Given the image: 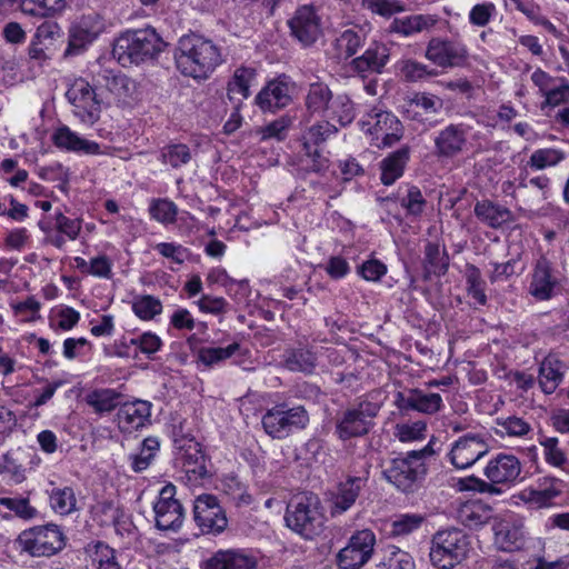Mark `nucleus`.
<instances>
[{"instance_id": "f257e3e1", "label": "nucleus", "mask_w": 569, "mask_h": 569, "mask_svg": "<svg viewBox=\"0 0 569 569\" xmlns=\"http://www.w3.org/2000/svg\"><path fill=\"white\" fill-rule=\"evenodd\" d=\"M179 72L193 79H208L223 61L221 47L211 39L191 33L182 36L174 52Z\"/></svg>"}, {"instance_id": "f03ea898", "label": "nucleus", "mask_w": 569, "mask_h": 569, "mask_svg": "<svg viewBox=\"0 0 569 569\" xmlns=\"http://www.w3.org/2000/svg\"><path fill=\"white\" fill-rule=\"evenodd\" d=\"M167 43L151 27L128 30L114 41L113 57L123 66L153 60L163 51Z\"/></svg>"}, {"instance_id": "7ed1b4c3", "label": "nucleus", "mask_w": 569, "mask_h": 569, "mask_svg": "<svg viewBox=\"0 0 569 569\" xmlns=\"http://www.w3.org/2000/svg\"><path fill=\"white\" fill-rule=\"evenodd\" d=\"M287 526L306 539L318 536L323 526V516L319 510V499L313 495L295 497L287 507Z\"/></svg>"}, {"instance_id": "20e7f679", "label": "nucleus", "mask_w": 569, "mask_h": 569, "mask_svg": "<svg viewBox=\"0 0 569 569\" xmlns=\"http://www.w3.org/2000/svg\"><path fill=\"white\" fill-rule=\"evenodd\" d=\"M379 410L380 405L368 398L351 405L337 417L336 436L342 441L366 436L373 427V418Z\"/></svg>"}, {"instance_id": "39448f33", "label": "nucleus", "mask_w": 569, "mask_h": 569, "mask_svg": "<svg viewBox=\"0 0 569 569\" xmlns=\"http://www.w3.org/2000/svg\"><path fill=\"white\" fill-rule=\"evenodd\" d=\"M427 455V449H422L392 459L383 470L386 479L401 491H412L426 475L425 458Z\"/></svg>"}, {"instance_id": "423d86ee", "label": "nucleus", "mask_w": 569, "mask_h": 569, "mask_svg": "<svg viewBox=\"0 0 569 569\" xmlns=\"http://www.w3.org/2000/svg\"><path fill=\"white\" fill-rule=\"evenodd\" d=\"M467 551V536L461 530H441L432 538L430 560L439 569H452L466 558Z\"/></svg>"}, {"instance_id": "0eeeda50", "label": "nucleus", "mask_w": 569, "mask_h": 569, "mask_svg": "<svg viewBox=\"0 0 569 569\" xmlns=\"http://www.w3.org/2000/svg\"><path fill=\"white\" fill-rule=\"evenodd\" d=\"M264 431L274 439H283L295 430L305 429L309 423V415L303 406L289 407L277 405L262 416Z\"/></svg>"}, {"instance_id": "6e6552de", "label": "nucleus", "mask_w": 569, "mask_h": 569, "mask_svg": "<svg viewBox=\"0 0 569 569\" xmlns=\"http://www.w3.org/2000/svg\"><path fill=\"white\" fill-rule=\"evenodd\" d=\"M522 466L520 460L510 453H498L491 458L483 475L488 481L481 479H472L477 488L481 492L500 493L497 485L510 486L520 477Z\"/></svg>"}, {"instance_id": "1a4fd4ad", "label": "nucleus", "mask_w": 569, "mask_h": 569, "mask_svg": "<svg viewBox=\"0 0 569 569\" xmlns=\"http://www.w3.org/2000/svg\"><path fill=\"white\" fill-rule=\"evenodd\" d=\"M18 543L32 557H50L63 548L64 538L58 526L47 525L22 531Z\"/></svg>"}, {"instance_id": "9d476101", "label": "nucleus", "mask_w": 569, "mask_h": 569, "mask_svg": "<svg viewBox=\"0 0 569 569\" xmlns=\"http://www.w3.org/2000/svg\"><path fill=\"white\" fill-rule=\"evenodd\" d=\"M425 57L440 68L452 69L465 66L469 53L467 46L459 40L432 37L427 44Z\"/></svg>"}, {"instance_id": "9b49d317", "label": "nucleus", "mask_w": 569, "mask_h": 569, "mask_svg": "<svg viewBox=\"0 0 569 569\" xmlns=\"http://www.w3.org/2000/svg\"><path fill=\"white\" fill-rule=\"evenodd\" d=\"M362 128L376 140L379 146L391 147L401 138L402 126L391 112L380 108H372L361 120Z\"/></svg>"}, {"instance_id": "f8f14e48", "label": "nucleus", "mask_w": 569, "mask_h": 569, "mask_svg": "<svg viewBox=\"0 0 569 569\" xmlns=\"http://www.w3.org/2000/svg\"><path fill=\"white\" fill-rule=\"evenodd\" d=\"M376 545V536L369 529L355 532L348 545L338 553L340 569H360L372 557Z\"/></svg>"}, {"instance_id": "ddd939ff", "label": "nucleus", "mask_w": 569, "mask_h": 569, "mask_svg": "<svg viewBox=\"0 0 569 569\" xmlns=\"http://www.w3.org/2000/svg\"><path fill=\"white\" fill-rule=\"evenodd\" d=\"M489 450L488 438L480 433H468L451 445L448 457L455 468L467 469L485 457Z\"/></svg>"}, {"instance_id": "4468645a", "label": "nucleus", "mask_w": 569, "mask_h": 569, "mask_svg": "<svg viewBox=\"0 0 569 569\" xmlns=\"http://www.w3.org/2000/svg\"><path fill=\"white\" fill-rule=\"evenodd\" d=\"M193 519L202 533L219 535L228 526L226 512L217 497L212 495H201L196 498Z\"/></svg>"}, {"instance_id": "2eb2a0df", "label": "nucleus", "mask_w": 569, "mask_h": 569, "mask_svg": "<svg viewBox=\"0 0 569 569\" xmlns=\"http://www.w3.org/2000/svg\"><path fill=\"white\" fill-rule=\"evenodd\" d=\"M495 543L502 551H516L525 547L527 535L522 518L509 512L496 518L492 526Z\"/></svg>"}, {"instance_id": "dca6fc26", "label": "nucleus", "mask_w": 569, "mask_h": 569, "mask_svg": "<svg viewBox=\"0 0 569 569\" xmlns=\"http://www.w3.org/2000/svg\"><path fill=\"white\" fill-rule=\"evenodd\" d=\"M40 463V458L32 448H17L8 451L0 459V475L11 483L19 485L27 479V472Z\"/></svg>"}, {"instance_id": "f3484780", "label": "nucleus", "mask_w": 569, "mask_h": 569, "mask_svg": "<svg viewBox=\"0 0 569 569\" xmlns=\"http://www.w3.org/2000/svg\"><path fill=\"white\" fill-rule=\"evenodd\" d=\"M106 29L103 18L97 12L81 16L69 30L67 53L76 54L91 44Z\"/></svg>"}, {"instance_id": "a211bd4d", "label": "nucleus", "mask_w": 569, "mask_h": 569, "mask_svg": "<svg viewBox=\"0 0 569 569\" xmlns=\"http://www.w3.org/2000/svg\"><path fill=\"white\" fill-rule=\"evenodd\" d=\"M174 496L176 487L171 483L166 485L153 505L156 526L160 530H177L183 522V508Z\"/></svg>"}, {"instance_id": "6ab92c4d", "label": "nucleus", "mask_w": 569, "mask_h": 569, "mask_svg": "<svg viewBox=\"0 0 569 569\" xmlns=\"http://www.w3.org/2000/svg\"><path fill=\"white\" fill-rule=\"evenodd\" d=\"M74 107V114L84 123H94L99 119L100 107L93 88L84 79H77L66 93Z\"/></svg>"}, {"instance_id": "aec40b11", "label": "nucleus", "mask_w": 569, "mask_h": 569, "mask_svg": "<svg viewBox=\"0 0 569 569\" xmlns=\"http://www.w3.org/2000/svg\"><path fill=\"white\" fill-rule=\"evenodd\" d=\"M291 34L305 47L313 44L322 34L321 18L312 6H302L288 21Z\"/></svg>"}, {"instance_id": "412c9836", "label": "nucleus", "mask_w": 569, "mask_h": 569, "mask_svg": "<svg viewBox=\"0 0 569 569\" xmlns=\"http://www.w3.org/2000/svg\"><path fill=\"white\" fill-rule=\"evenodd\" d=\"M559 286L552 263L541 256L535 263L529 283V293L538 301L550 300Z\"/></svg>"}, {"instance_id": "4be33fe9", "label": "nucleus", "mask_w": 569, "mask_h": 569, "mask_svg": "<svg viewBox=\"0 0 569 569\" xmlns=\"http://www.w3.org/2000/svg\"><path fill=\"white\" fill-rule=\"evenodd\" d=\"M469 129L466 124H449L435 137V152L439 158L452 159L461 154L468 144Z\"/></svg>"}, {"instance_id": "5701e85b", "label": "nucleus", "mask_w": 569, "mask_h": 569, "mask_svg": "<svg viewBox=\"0 0 569 569\" xmlns=\"http://www.w3.org/2000/svg\"><path fill=\"white\" fill-rule=\"evenodd\" d=\"M565 481L553 477L545 476L537 480L536 488H527L521 492V499L537 508H548L553 500L559 498L565 490Z\"/></svg>"}, {"instance_id": "b1692460", "label": "nucleus", "mask_w": 569, "mask_h": 569, "mask_svg": "<svg viewBox=\"0 0 569 569\" xmlns=\"http://www.w3.org/2000/svg\"><path fill=\"white\" fill-rule=\"evenodd\" d=\"M258 561L244 549H219L201 565L202 569H256Z\"/></svg>"}, {"instance_id": "393cba45", "label": "nucleus", "mask_w": 569, "mask_h": 569, "mask_svg": "<svg viewBox=\"0 0 569 569\" xmlns=\"http://www.w3.org/2000/svg\"><path fill=\"white\" fill-rule=\"evenodd\" d=\"M395 405L400 410H415L425 415H433L442 408V398L439 393L410 389L406 393L397 392Z\"/></svg>"}, {"instance_id": "a878e982", "label": "nucleus", "mask_w": 569, "mask_h": 569, "mask_svg": "<svg viewBox=\"0 0 569 569\" xmlns=\"http://www.w3.org/2000/svg\"><path fill=\"white\" fill-rule=\"evenodd\" d=\"M256 104L263 112H276L291 102L290 88L282 78L268 82L257 94Z\"/></svg>"}, {"instance_id": "bb28decb", "label": "nucleus", "mask_w": 569, "mask_h": 569, "mask_svg": "<svg viewBox=\"0 0 569 569\" xmlns=\"http://www.w3.org/2000/svg\"><path fill=\"white\" fill-rule=\"evenodd\" d=\"M97 82L121 103H129L138 94L137 82L122 73L104 70L99 74Z\"/></svg>"}, {"instance_id": "cd10ccee", "label": "nucleus", "mask_w": 569, "mask_h": 569, "mask_svg": "<svg viewBox=\"0 0 569 569\" xmlns=\"http://www.w3.org/2000/svg\"><path fill=\"white\" fill-rule=\"evenodd\" d=\"M151 416V405L148 401L136 400L123 403L118 413L119 428L124 432H132L146 426Z\"/></svg>"}, {"instance_id": "c85d7f7f", "label": "nucleus", "mask_w": 569, "mask_h": 569, "mask_svg": "<svg viewBox=\"0 0 569 569\" xmlns=\"http://www.w3.org/2000/svg\"><path fill=\"white\" fill-rule=\"evenodd\" d=\"M52 142L57 148L70 152H81L84 154L101 153L99 143L81 138L67 126L57 128L52 134Z\"/></svg>"}, {"instance_id": "c756f323", "label": "nucleus", "mask_w": 569, "mask_h": 569, "mask_svg": "<svg viewBox=\"0 0 569 569\" xmlns=\"http://www.w3.org/2000/svg\"><path fill=\"white\" fill-rule=\"evenodd\" d=\"M389 57V48L385 43L373 42L361 56L351 61V66L359 74L368 71L380 73L388 63Z\"/></svg>"}, {"instance_id": "7c9ffc66", "label": "nucleus", "mask_w": 569, "mask_h": 569, "mask_svg": "<svg viewBox=\"0 0 569 569\" xmlns=\"http://www.w3.org/2000/svg\"><path fill=\"white\" fill-rule=\"evenodd\" d=\"M473 212L480 222L492 229H498L513 220V214L507 207L490 200L478 201Z\"/></svg>"}, {"instance_id": "2f4dec72", "label": "nucleus", "mask_w": 569, "mask_h": 569, "mask_svg": "<svg viewBox=\"0 0 569 569\" xmlns=\"http://www.w3.org/2000/svg\"><path fill=\"white\" fill-rule=\"evenodd\" d=\"M437 22L438 18L436 16L413 14L393 19L388 27V31L402 37H411L425 30H430Z\"/></svg>"}, {"instance_id": "473e14b6", "label": "nucleus", "mask_w": 569, "mask_h": 569, "mask_svg": "<svg viewBox=\"0 0 569 569\" xmlns=\"http://www.w3.org/2000/svg\"><path fill=\"white\" fill-rule=\"evenodd\" d=\"M538 443L542 449L545 462L569 476V457L559 438L540 435Z\"/></svg>"}, {"instance_id": "72a5a7b5", "label": "nucleus", "mask_w": 569, "mask_h": 569, "mask_svg": "<svg viewBox=\"0 0 569 569\" xmlns=\"http://www.w3.org/2000/svg\"><path fill=\"white\" fill-rule=\"evenodd\" d=\"M368 471L361 476H349L346 481L340 482L335 498V508L339 512L347 511L357 500L361 489L368 480Z\"/></svg>"}, {"instance_id": "f704fd0d", "label": "nucleus", "mask_w": 569, "mask_h": 569, "mask_svg": "<svg viewBox=\"0 0 569 569\" xmlns=\"http://www.w3.org/2000/svg\"><path fill=\"white\" fill-rule=\"evenodd\" d=\"M180 448V461L183 470L188 475H192L194 479L204 478L208 473L206 466V457L200 445L193 440Z\"/></svg>"}, {"instance_id": "c9c22d12", "label": "nucleus", "mask_w": 569, "mask_h": 569, "mask_svg": "<svg viewBox=\"0 0 569 569\" xmlns=\"http://www.w3.org/2000/svg\"><path fill=\"white\" fill-rule=\"evenodd\" d=\"M86 569H122L116 550L103 542L89 545L86 549Z\"/></svg>"}, {"instance_id": "e433bc0d", "label": "nucleus", "mask_w": 569, "mask_h": 569, "mask_svg": "<svg viewBox=\"0 0 569 569\" xmlns=\"http://www.w3.org/2000/svg\"><path fill=\"white\" fill-rule=\"evenodd\" d=\"M332 92L323 82L311 83L308 88L305 106L309 114H325L332 100Z\"/></svg>"}, {"instance_id": "4c0bfd02", "label": "nucleus", "mask_w": 569, "mask_h": 569, "mask_svg": "<svg viewBox=\"0 0 569 569\" xmlns=\"http://www.w3.org/2000/svg\"><path fill=\"white\" fill-rule=\"evenodd\" d=\"M409 160V148L402 147L381 161V181L386 186L399 179Z\"/></svg>"}, {"instance_id": "58836bf2", "label": "nucleus", "mask_w": 569, "mask_h": 569, "mask_svg": "<svg viewBox=\"0 0 569 569\" xmlns=\"http://www.w3.org/2000/svg\"><path fill=\"white\" fill-rule=\"evenodd\" d=\"M121 393L110 388L92 390L86 395L84 401L98 415L113 411L120 405Z\"/></svg>"}, {"instance_id": "ea45409f", "label": "nucleus", "mask_w": 569, "mask_h": 569, "mask_svg": "<svg viewBox=\"0 0 569 569\" xmlns=\"http://www.w3.org/2000/svg\"><path fill=\"white\" fill-rule=\"evenodd\" d=\"M254 78V71L249 68H239L234 71L232 79L228 82L227 96L230 101L241 104L242 100L250 94V82Z\"/></svg>"}, {"instance_id": "a19ab883", "label": "nucleus", "mask_w": 569, "mask_h": 569, "mask_svg": "<svg viewBox=\"0 0 569 569\" xmlns=\"http://www.w3.org/2000/svg\"><path fill=\"white\" fill-rule=\"evenodd\" d=\"M91 515L101 526H119L124 517L123 510L113 500L97 501L91 508Z\"/></svg>"}, {"instance_id": "79ce46f5", "label": "nucleus", "mask_w": 569, "mask_h": 569, "mask_svg": "<svg viewBox=\"0 0 569 569\" xmlns=\"http://www.w3.org/2000/svg\"><path fill=\"white\" fill-rule=\"evenodd\" d=\"M460 521L470 529H477L489 521L491 509L481 502H468L459 510Z\"/></svg>"}, {"instance_id": "37998d69", "label": "nucleus", "mask_w": 569, "mask_h": 569, "mask_svg": "<svg viewBox=\"0 0 569 569\" xmlns=\"http://www.w3.org/2000/svg\"><path fill=\"white\" fill-rule=\"evenodd\" d=\"M241 346L232 342L227 347H203L198 351V360L206 367L217 366L239 353Z\"/></svg>"}, {"instance_id": "c03bdc74", "label": "nucleus", "mask_w": 569, "mask_h": 569, "mask_svg": "<svg viewBox=\"0 0 569 569\" xmlns=\"http://www.w3.org/2000/svg\"><path fill=\"white\" fill-rule=\"evenodd\" d=\"M566 159V153L556 148H541L535 150L531 156L529 157V160L527 162V166L531 170L540 171L545 170L547 168L556 167L560 162H562Z\"/></svg>"}, {"instance_id": "a18cd8bd", "label": "nucleus", "mask_w": 569, "mask_h": 569, "mask_svg": "<svg viewBox=\"0 0 569 569\" xmlns=\"http://www.w3.org/2000/svg\"><path fill=\"white\" fill-rule=\"evenodd\" d=\"M449 257L439 244L428 242L425 247V269L428 273L445 274L448 270Z\"/></svg>"}, {"instance_id": "49530a36", "label": "nucleus", "mask_w": 569, "mask_h": 569, "mask_svg": "<svg viewBox=\"0 0 569 569\" xmlns=\"http://www.w3.org/2000/svg\"><path fill=\"white\" fill-rule=\"evenodd\" d=\"M316 355L306 348L289 350L284 358V365L291 371L310 373L316 368Z\"/></svg>"}, {"instance_id": "de8ad7c7", "label": "nucleus", "mask_w": 569, "mask_h": 569, "mask_svg": "<svg viewBox=\"0 0 569 569\" xmlns=\"http://www.w3.org/2000/svg\"><path fill=\"white\" fill-rule=\"evenodd\" d=\"M0 507L10 511L13 516L31 520L38 516V510L30 503L29 497H2L0 496Z\"/></svg>"}, {"instance_id": "09e8293b", "label": "nucleus", "mask_w": 569, "mask_h": 569, "mask_svg": "<svg viewBox=\"0 0 569 569\" xmlns=\"http://www.w3.org/2000/svg\"><path fill=\"white\" fill-rule=\"evenodd\" d=\"M365 37L353 29H347L336 39V49L340 59L355 56L363 46Z\"/></svg>"}, {"instance_id": "8fccbe9b", "label": "nucleus", "mask_w": 569, "mask_h": 569, "mask_svg": "<svg viewBox=\"0 0 569 569\" xmlns=\"http://www.w3.org/2000/svg\"><path fill=\"white\" fill-rule=\"evenodd\" d=\"M327 112L329 118L336 119L341 126L349 124L355 119V107L347 94L332 98Z\"/></svg>"}, {"instance_id": "3c124183", "label": "nucleus", "mask_w": 569, "mask_h": 569, "mask_svg": "<svg viewBox=\"0 0 569 569\" xmlns=\"http://www.w3.org/2000/svg\"><path fill=\"white\" fill-rule=\"evenodd\" d=\"M539 386L546 395H551L562 380L557 361L546 359L539 368Z\"/></svg>"}, {"instance_id": "603ef678", "label": "nucleus", "mask_w": 569, "mask_h": 569, "mask_svg": "<svg viewBox=\"0 0 569 569\" xmlns=\"http://www.w3.org/2000/svg\"><path fill=\"white\" fill-rule=\"evenodd\" d=\"M159 448V442L156 439L147 438L143 440L141 448L138 452L129 455L131 469L134 472H142L151 465L154 452Z\"/></svg>"}, {"instance_id": "864d4df0", "label": "nucleus", "mask_w": 569, "mask_h": 569, "mask_svg": "<svg viewBox=\"0 0 569 569\" xmlns=\"http://www.w3.org/2000/svg\"><path fill=\"white\" fill-rule=\"evenodd\" d=\"M56 26L51 23H42L37 28L36 34L33 36L31 43L29 46V57L33 60L42 61L48 58L47 56V47L43 43V40L52 39L54 34Z\"/></svg>"}, {"instance_id": "5fc2aeb1", "label": "nucleus", "mask_w": 569, "mask_h": 569, "mask_svg": "<svg viewBox=\"0 0 569 569\" xmlns=\"http://www.w3.org/2000/svg\"><path fill=\"white\" fill-rule=\"evenodd\" d=\"M50 505L59 515L66 516L76 510L77 505L73 489L70 487L53 489L50 495Z\"/></svg>"}, {"instance_id": "6e6d98bb", "label": "nucleus", "mask_w": 569, "mask_h": 569, "mask_svg": "<svg viewBox=\"0 0 569 569\" xmlns=\"http://www.w3.org/2000/svg\"><path fill=\"white\" fill-rule=\"evenodd\" d=\"M149 213L158 222L170 224L177 219L178 207L168 199H152L149 206Z\"/></svg>"}, {"instance_id": "4d7b16f0", "label": "nucleus", "mask_w": 569, "mask_h": 569, "mask_svg": "<svg viewBox=\"0 0 569 569\" xmlns=\"http://www.w3.org/2000/svg\"><path fill=\"white\" fill-rule=\"evenodd\" d=\"M425 521V517L419 513H403L397 516L390 528V535L393 537L407 536L419 529Z\"/></svg>"}, {"instance_id": "13d9d810", "label": "nucleus", "mask_w": 569, "mask_h": 569, "mask_svg": "<svg viewBox=\"0 0 569 569\" xmlns=\"http://www.w3.org/2000/svg\"><path fill=\"white\" fill-rule=\"evenodd\" d=\"M132 310L142 320H151L162 311V303L153 296H140L134 299Z\"/></svg>"}, {"instance_id": "bf43d9fd", "label": "nucleus", "mask_w": 569, "mask_h": 569, "mask_svg": "<svg viewBox=\"0 0 569 569\" xmlns=\"http://www.w3.org/2000/svg\"><path fill=\"white\" fill-rule=\"evenodd\" d=\"M191 160V152L187 144L174 143L161 150V161L172 168H179Z\"/></svg>"}, {"instance_id": "052dcab7", "label": "nucleus", "mask_w": 569, "mask_h": 569, "mask_svg": "<svg viewBox=\"0 0 569 569\" xmlns=\"http://www.w3.org/2000/svg\"><path fill=\"white\" fill-rule=\"evenodd\" d=\"M496 422L499 427L498 432L501 435H508L510 437H523L531 431L530 423L516 416L498 418Z\"/></svg>"}, {"instance_id": "680f3d73", "label": "nucleus", "mask_w": 569, "mask_h": 569, "mask_svg": "<svg viewBox=\"0 0 569 569\" xmlns=\"http://www.w3.org/2000/svg\"><path fill=\"white\" fill-rule=\"evenodd\" d=\"M427 423L418 420L410 423H399L396 426L395 435L401 442L422 440L426 437Z\"/></svg>"}, {"instance_id": "e2e57ef3", "label": "nucleus", "mask_w": 569, "mask_h": 569, "mask_svg": "<svg viewBox=\"0 0 569 569\" xmlns=\"http://www.w3.org/2000/svg\"><path fill=\"white\" fill-rule=\"evenodd\" d=\"M556 83L557 86L550 88V90L543 96V107L547 106L555 108L569 102V80L565 77H558Z\"/></svg>"}, {"instance_id": "0e129e2a", "label": "nucleus", "mask_w": 569, "mask_h": 569, "mask_svg": "<svg viewBox=\"0 0 569 569\" xmlns=\"http://www.w3.org/2000/svg\"><path fill=\"white\" fill-rule=\"evenodd\" d=\"M402 77L410 82L420 81L437 76V71L429 69L428 66L416 60H407L402 62L400 68Z\"/></svg>"}, {"instance_id": "69168bd1", "label": "nucleus", "mask_w": 569, "mask_h": 569, "mask_svg": "<svg viewBox=\"0 0 569 569\" xmlns=\"http://www.w3.org/2000/svg\"><path fill=\"white\" fill-rule=\"evenodd\" d=\"M129 345L137 347L140 352L151 357L153 353L160 350L162 341L159 336L148 331L138 337L131 338L129 340Z\"/></svg>"}, {"instance_id": "338daca9", "label": "nucleus", "mask_w": 569, "mask_h": 569, "mask_svg": "<svg viewBox=\"0 0 569 569\" xmlns=\"http://www.w3.org/2000/svg\"><path fill=\"white\" fill-rule=\"evenodd\" d=\"M289 126L290 120L288 118L281 117L264 127L258 128L257 133L260 134L262 141L268 139L283 140L286 138Z\"/></svg>"}, {"instance_id": "774afa93", "label": "nucleus", "mask_w": 569, "mask_h": 569, "mask_svg": "<svg viewBox=\"0 0 569 569\" xmlns=\"http://www.w3.org/2000/svg\"><path fill=\"white\" fill-rule=\"evenodd\" d=\"M496 11V6L492 2L478 3L469 12V22L475 27H486Z\"/></svg>"}]
</instances>
